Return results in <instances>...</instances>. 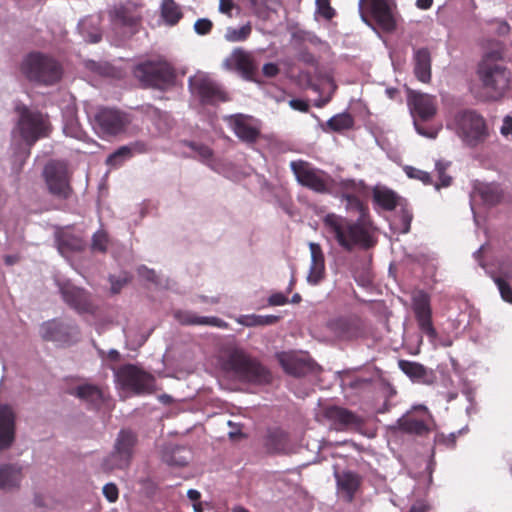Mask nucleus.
Instances as JSON below:
<instances>
[{
	"instance_id": "obj_1",
	"label": "nucleus",
	"mask_w": 512,
	"mask_h": 512,
	"mask_svg": "<svg viewBox=\"0 0 512 512\" xmlns=\"http://www.w3.org/2000/svg\"><path fill=\"white\" fill-rule=\"evenodd\" d=\"M341 202L348 213L357 212L358 218L350 220L335 213H328L323 218L326 232L347 252L355 248L367 250L374 247L377 243L375 227L367 218V210L361 200L353 194L344 193Z\"/></svg>"
},
{
	"instance_id": "obj_2",
	"label": "nucleus",
	"mask_w": 512,
	"mask_h": 512,
	"mask_svg": "<svg viewBox=\"0 0 512 512\" xmlns=\"http://www.w3.org/2000/svg\"><path fill=\"white\" fill-rule=\"evenodd\" d=\"M18 119L13 129L14 137H19L25 148H21L17 157L22 165L30 154L31 147L42 138L50 135L52 125L48 114L37 109H32L26 105L16 107Z\"/></svg>"
},
{
	"instance_id": "obj_3",
	"label": "nucleus",
	"mask_w": 512,
	"mask_h": 512,
	"mask_svg": "<svg viewBox=\"0 0 512 512\" xmlns=\"http://www.w3.org/2000/svg\"><path fill=\"white\" fill-rule=\"evenodd\" d=\"M477 76L482 88L478 97L483 101L499 100L510 88V70L491 55L478 64Z\"/></svg>"
},
{
	"instance_id": "obj_4",
	"label": "nucleus",
	"mask_w": 512,
	"mask_h": 512,
	"mask_svg": "<svg viewBox=\"0 0 512 512\" xmlns=\"http://www.w3.org/2000/svg\"><path fill=\"white\" fill-rule=\"evenodd\" d=\"M223 370L234 379L254 384H268L272 381L270 371L245 351L234 348L222 362Z\"/></svg>"
},
{
	"instance_id": "obj_5",
	"label": "nucleus",
	"mask_w": 512,
	"mask_h": 512,
	"mask_svg": "<svg viewBox=\"0 0 512 512\" xmlns=\"http://www.w3.org/2000/svg\"><path fill=\"white\" fill-rule=\"evenodd\" d=\"M21 70L28 80L45 86L56 84L63 74L60 63L41 52L28 54L22 61Z\"/></svg>"
},
{
	"instance_id": "obj_6",
	"label": "nucleus",
	"mask_w": 512,
	"mask_h": 512,
	"mask_svg": "<svg viewBox=\"0 0 512 512\" xmlns=\"http://www.w3.org/2000/svg\"><path fill=\"white\" fill-rule=\"evenodd\" d=\"M453 125L458 137L469 147H476L489 137L486 120L474 110L457 112Z\"/></svg>"
},
{
	"instance_id": "obj_7",
	"label": "nucleus",
	"mask_w": 512,
	"mask_h": 512,
	"mask_svg": "<svg viewBox=\"0 0 512 512\" xmlns=\"http://www.w3.org/2000/svg\"><path fill=\"white\" fill-rule=\"evenodd\" d=\"M137 444L138 436L134 431L121 429L115 438L111 452L102 461V469L106 472L128 469Z\"/></svg>"
},
{
	"instance_id": "obj_8",
	"label": "nucleus",
	"mask_w": 512,
	"mask_h": 512,
	"mask_svg": "<svg viewBox=\"0 0 512 512\" xmlns=\"http://www.w3.org/2000/svg\"><path fill=\"white\" fill-rule=\"evenodd\" d=\"M134 76L144 87L166 90L174 85L176 73L165 61H147L134 68Z\"/></svg>"
},
{
	"instance_id": "obj_9",
	"label": "nucleus",
	"mask_w": 512,
	"mask_h": 512,
	"mask_svg": "<svg viewBox=\"0 0 512 512\" xmlns=\"http://www.w3.org/2000/svg\"><path fill=\"white\" fill-rule=\"evenodd\" d=\"M90 115L93 129L102 137L121 134L131 123L130 114L117 108L97 107Z\"/></svg>"
},
{
	"instance_id": "obj_10",
	"label": "nucleus",
	"mask_w": 512,
	"mask_h": 512,
	"mask_svg": "<svg viewBox=\"0 0 512 512\" xmlns=\"http://www.w3.org/2000/svg\"><path fill=\"white\" fill-rule=\"evenodd\" d=\"M297 182L316 193L328 194L333 187V179L323 170L314 168L307 161L297 160L290 163Z\"/></svg>"
},
{
	"instance_id": "obj_11",
	"label": "nucleus",
	"mask_w": 512,
	"mask_h": 512,
	"mask_svg": "<svg viewBox=\"0 0 512 512\" xmlns=\"http://www.w3.org/2000/svg\"><path fill=\"white\" fill-rule=\"evenodd\" d=\"M43 176L53 196L61 200L69 198L72 188L66 162L57 160L48 162L44 167Z\"/></svg>"
},
{
	"instance_id": "obj_12",
	"label": "nucleus",
	"mask_w": 512,
	"mask_h": 512,
	"mask_svg": "<svg viewBox=\"0 0 512 512\" xmlns=\"http://www.w3.org/2000/svg\"><path fill=\"white\" fill-rule=\"evenodd\" d=\"M191 92L197 95L204 104L225 102L228 97L221 86L208 75L198 73L188 80Z\"/></svg>"
},
{
	"instance_id": "obj_13",
	"label": "nucleus",
	"mask_w": 512,
	"mask_h": 512,
	"mask_svg": "<svg viewBox=\"0 0 512 512\" xmlns=\"http://www.w3.org/2000/svg\"><path fill=\"white\" fill-rule=\"evenodd\" d=\"M393 0H359V10L361 18L368 23L367 17L363 11L364 6L370 13L376 23L385 31H393L396 22L392 14Z\"/></svg>"
},
{
	"instance_id": "obj_14",
	"label": "nucleus",
	"mask_w": 512,
	"mask_h": 512,
	"mask_svg": "<svg viewBox=\"0 0 512 512\" xmlns=\"http://www.w3.org/2000/svg\"><path fill=\"white\" fill-rule=\"evenodd\" d=\"M431 414L424 405L413 406L397 420L398 428L407 434L423 436L429 433Z\"/></svg>"
},
{
	"instance_id": "obj_15",
	"label": "nucleus",
	"mask_w": 512,
	"mask_h": 512,
	"mask_svg": "<svg viewBox=\"0 0 512 512\" xmlns=\"http://www.w3.org/2000/svg\"><path fill=\"white\" fill-rule=\"evenodd\" d=\"M58 291L63 301L78 313H90L93 304L90 294L83 288L75 286L70 281H56Z\"/></svg>"
},
{
	"instance_id": "obj_16",
	"label": "nucleus",
	"mask_w": 512,
	"mask_h": 512,
	"mask_svg": "<svg viewBox=\"0 0 512 512\" xmlns=\"http://www.w3.org/2000/svg\"><path fill=\"white\" fill-rule=\"evenodd\" d=\"M40 335L46 341L69 344L77 340L79 329L74 324L53 319L41 324Z\"/></svg>"
},
{
	"instance_id": "obj_17",
	"label": "nucleus",
	"mask_w": 512,
	"mask_h": 512,
	"mask_svg": "<svg viewBox=\"0 0 512 512\" xmlns=\"http://www.w3.org/2000/svg\"><path fill=\"white\" fill-rule=\"evenodd\" d=\"M122 385L137 394L151 390L153 377L135 365H125L117 373Z\"/></svg>"
},
{
	"instance_id": "obj_18",
	"label": "nucleus",
	"mask_w": 512,
	"mask_h": 512,
	"mask_svg": "<svg viewBox=\"0 0 512 512\" xmlns=\"http://www.w3.org/2000/svg\"><path fill=\"white\" fill-rule=\"evenodd\" d=\"M407 104L413 120L429 121L437 112L435 97L425 93L410 91Z\"/></svg>"
},
{
	"instance_id": "obj_19",
	"label": "nucleus",
	"mask_w": 512,
	"mask_h": 512,
	"mask_svg": "<svg viewBox=\"0 0 512 512\" xmlns=\"http://www.w3.org/2000/svg\"><path fill=\"white\" fill-rule=\"evenodd\" d=\"M223 65L228 70L237 71L246 80H252L257 71L252 54L242 48L234 49Z\"/></svg>"
},
{
	"instance_id": "obj_20",
	"label": "nucleus",
	"mask_w": 512,
	"mask_h": 512,
	"mask_svg": "<svg viewBox=\"0 0 512 512\" xmlns=\"http://www.w3.org/2000/svg\"><path fill=\"white\" fill-rule=\"evenodd\" d=\"M413 311L420 329L429 337L435 338L437 332L431 320L430 298L424 292H419L413 297Z\"/></svg>"
},
{
	"instance_id": "obj_21",
	"label": "nucleus",
	"mask_w": 512,
	"mask_h": 512,
	"mask_svg": "<svg viewBox=\"0 0 512 512\" xmlns=\"http://www.w3.org/2000/svg\"><path fill=\"white\" fill-rule=\"evenodd\" d=\"M224 119L241 141L254 143L258 139L260 130L251 124L252 117L244 114H235L226 116Z\"/></svg>"
},
{
	"instance_id": "obj_22",
	"label": "nucleus",
	"mask_w": 512,
	"mask_h": 512,
	"mask_svg": "<svg viewBox=\"0 0 512 512\" xmlns=\"http://www.w3.org/2000/svg\"><path fill=\"white\" fill-rule=\"evenodd\" d=\"M325 417L337 431L357 429L363 423L362 419L353 412L337 406L328 407L325 410Z\"/></svg>"
},
{
	"instance_id": "obj_23",
	"label": "nucleus",
	"mask_w": 512,
	"mask_h": 512,
	"mask_svg": "<svg viewBox=\"0 0 512 512\" xmlns=\"http://www.w3.org/2000/svg\"><path fill=\"white\" fill-rule=\"evenodd\" d=\"M333 475L338 491L344 496L346 501L352 502L355 493L361 485V476L350 470L339 471L337 465L333 466Z\"/></svg>"
},
{
	"instance_id": "obj_24",
	"label": "nucleus",
	"mask_w": 512,
	"mask_h": 512,
	"mask_svg": "<svg viewBox=\"0 0 512 512\" xmlns=\"http://www.w3.org/2000/svg\"><path fill=\"white\" fill-rule=\"evenodd\" d=\"M55 243L58 252L65 258H68L72 253L83 251L86 247L85 240L69 230L56 232Z\"/></svg>"
},
{
	"instance_id": "obj_25",
	"label": "nucleus",
	"mask_w": 512,
	"mask_h": 512,
	"mask_svg": "<svg viewBox=\"0 0 512 512\" xmlns=\"http://www.w3.org/2000/svg\"><path fill=\"white\" fill-rule=\"evenodd\" d=\"M110 16L115 25L134 27L141 20V7L136 3L127 2L111 11Z\"/></svg>"
},
{
	"instance_id": "obj_26",
	"label": "nucleus",
	"mask_w": 512,
	"mask_h": 512,
	"mask_svg": "<svg viewBox=\"0 0 512 512\" xmlns=\"http://www.w3.org/2000/svg\"><path fill=\"white\" fill-rule=\"evenodd\" d=\"M263 447L268 454H285L290 449L289 436L280 428H270L263 437Z\"/></svg>"
},
{
	"instance_id": "obj_27",
	"label": "nucleus",
	"mask_w": 512,
	"mask_h": 512,
	"mask_svg": "<svg viewBox=\"0 0 512 512\" xmlns=\"http://www.w3.org/2000/svg\"><path fill=\"white\" fill-rule=\"evenodd\" d=\"M311 263L307 275V282L311 285H318L325 278V257L320 244L309 243Z\"/></svg>"
},
{
	"instance_id": "obj_28",
	"label": "nucleus",
	"mask_w": 512,
	"mask_h": 512,
	"mask_svg": "<svg viewBox=\"0 0 512 512\" xmlns=\"http://www.w3.org/2000/svg\"><path fill=\"white\" fill-rule=\"evenodd\" d=\"M68 393L93 407H99L105 400L104 391L91 383L80 384L71 388Z\"/></svg>"
},
{
	"instance_id": "obj_29",
	"label": "nucleus",
	"mask_w": 512,
	"mask_h": 512,
	"mask_svg": "<svg viewBox=\"0 0 512 512\" xmlns=\"http://www.w3.org/2000/svg\"><path fill=\"white\" fill-rule=\"evenodd\" d=\"M15 436V417L7 406L0 407V450L9 448Z\"/></svg>"
},
{
	"instance_id": "obj_30",
	"label": "nucleus",
	"mask_w": 512,
	"mask_h": 512,
	"mask_svg": "<svg viewBox=\"0 0 512 512\" xmlns=\"http://www.w3.org/2000/svg\"><path fill=\"white\" fill-rule=\"evenodd\" d=\"M277 358L285 372L293 376H303L312 369L310 361L292 353L282 352L277 355Z\"/></svg>"
},
{
	"instance_id": "obj_31",
	"label": "nucleus",
	"mask_w": 512,
	"mask_h": 512,
	"mask_svg": "<svg viewBox=\"0 0 512 512\" xmlns=\"http://www.w3.org/2000/svg\"><path fill=\"white\" fill-rule=\"evenodd\" d=\"M431 63L432 57L428 48L422 47L415 49L413 52V70L416 78L428 83L431 80Z\"/></svg>"
},
{
	"instance_id": "obj_32",
	"label": "nucleus",
	"mask_w": 512,
	"mask_h": 512,
	"mask_svg": "<svg viewBox=\"0 0 512 512\" xmlns=\"http://www.w3.org/2000/svg\"><path fill=\"white\" fill-rule=\"evenodd\" d=\"M23 479L22 467L16 463L0 465V489L11 491L18 489Z\"/></svg>"
},
{
	"instance_id": "obj_33",
	"label": "nucleus",
	"mask_w": 512,
	"mask_h": 512,
	"mask_svg": "<svg viewBox=\"0 0 512 512\" xmlns=\"http://www.w3.org/2000/svg\"><path fill=\"white\" fill-rule=\"evenodd\" d=\"M329 329L340 339H352L361 332V325L356 318H339L329 322Z\"/></svg>"
},
{
	"instance_id": "obj_34",
	"label": "nucleus",
	"mask_w": 512,
	"mask_h": 512,
	"mask_svg": "<svg viewBox=\"0 0 512 512\" xmlns=\"http://www.w3.org/2000/svg\"><path fill=\"white\" fill-rule=\"evenodd\" d=\"M174 318L182 325L227 327V323L218 317L198 316L190 311L177 310L174 312Z\"/></svg>"
},
{
	"instance_id": "obj_35",
	"label": "nucleus",
	"mask_w": 512,
	"mask_h": 512,
	"mask_svg": "<svg viewBox=\"0 0 512 512\" xmlns=\"http://www.w3.org/2000/svg\"><path fill=\"white\" fill-rule=\"evenodd\" d=\"M161 459L169 466L182 467L188 464L190 451L184 446L165 445L161 449Z\"/></svg>"
},
{
	"instance_id": "obj_36",
	"label": "nucleus",
	"mask_w": 512,
	"mask_h": 512,
	"mask_svg": "<svg viewBox=\"0 0 512 512\" xmlns=\"http://www.w3.org/2000/svg\"><path fill=\"white\" fill-rule=\"evenodd\" d=\"M146 151V146L142 142H134L129 145L119 147L116 151L110 154L106 159V164L111 167H118L124 161L133 156L134 153H143Z\"/></svg>"
},
{
	"instance_id": "obj_37",
	"label": "nucleus",
	"mask_w": 512,
	"mask_h": 512,
	"mask_svg": "<svg viewBox=\"0 0 512 512\" xmlns=\"http://www.w3.org/2000/svg\"><path fill=\"white\" fill-rule=\"evenodd\" d=\"M398 365L401 371L411 380L417 382H425L428 370L422 364L408 360H400Z\"/></svg>"
},
{
	"instance_id": "obj_38",
	"label": "nucleus",
	"mask_w": 512,
	"mask_h": 512,
	"mask_svg": "<svg viewBox=\"0 0 512 512\" xmlns=\"http://www.w3.org/2000/svg\"><path fill=\"white\" fill-rule=\"evenodd\" d=\"M373 199L377 205L389 211L395 209L398 203L397 194L387 188H375L373 191Z\"/></svg>"
},
{
	"instance_id": "obj_39",
	"label": "nucleus",
	"mask_w": 512,
	"mask_h": 512,
	"mask_svg": "<svg viewBox=\"0 0 512 512\" xmlns=\"http://www.w3.org/2000/svg\"><path fill=\"white\" fill-rule=\"evenodd\" d=\"M160 11L163 20L170 26L177 24L183 16L179 5L174 0H162Z\"/></svg>"
},
{
	"instance_id": "obj_40",
	"label": "nucleus",
	"mask_w": 512,
	"mask_h": 512,
	"mask_svg": "<svg viewBox=\"0 0 512 512\" xmlns=\"http://www.w3.org/2000/svg\"><path fill=\"white\" fill-rule=\"evenodd\" d=\"M280 320V316L277 315H241L237 322L243 326H267L273 325Z\"/></svg>"
},
{
	"instance_id": "obj_41",
	"label": "nucleus",
	"mask_w": 512,
	"mask_h": 512,
	"mask_svg": "<svg viewBox=\"0 0 512 512\" xmlns=\"http://www.w3.org/2000/svg\"><path fill=\"white\" fill-rule=\"evenodd\" d=\"M354 120L349 113H340L331 117L327 121V126L330 130L341 132L353 127Z\"/></svg>"
},
{
	"instance_id": "obj_42",
	"label": "nucleus",
	"mask_w": 512,
	"mask_h": 512,
	"mask_svg": "<svg viewBox=\"0 0 512 512\" xmlns=\"http://www.w3.org/2000/svg\"><path fill=\"white\" fill-rule=\"evenodd\" d=\"M252 27L250 23L243 25L240 28L228 27L226 29L224 38L228 42H242L245 41L251 34Z\"/></svg>"
},
{
	"instance_id": "obj_43",
	"label": "nucleus",
	"mask_w": 512,
	"mask_h": 512,
	"mask_svg": "<svg viewBox=\"0 0 512 512\" xmlns=\"http://www.w3.org/2000/svg\"><path fill=\"white\" fill-rule=\"evenodd\" d=\"M479 194L482 200L488 205H495L501 199V193L497 186L488 184L479 188Z\"/></svg>"
},
{
	"instance_id": "obj_44",
	"label": "nucleus",
	"mask_w": 512,
	"mask_h": 512,
	"mask_svg": "<svg viewBox=\"0 0 512 512\" xmlns=\"http://www.w3.org/2000/svg\"><path fill=\"white\" fill-rule=\"evenodd\" d=\"M425 121L418 120L415 118L413 120V124L415 127V130L417 133L423 137L429 138V139H435L438 135V132L440 131L441 127H433V126H425L423 123Z\"/></svg>"
},
{
	"instance_id": "obj_45",
	"label": "nucleus",
	"mask_w": 512,
	"mask_h": 512,
	"mask_svg": "<svg viewBox=\"0 0 512 512\" xmlns=\"http://www.w3.org/2000/svg\"><path fill=\"white\" fill-rule=\"evenodd\" d=\"M492 279L500 292L501 298L508 303H512V288L510 284L500 276L493 275Z\"/></svg>"
},
{
	"instance_id": "obj_46",
	"label": "nucleus",
	"mask_w": 512,
	"mask_h": 512,
	"mask_svg": "<svg viewBox=\"0 0 512 512\" xmlns=\"http://www.w3.org/2000/svg\"><path fill=\"white\" fill-rule=\"evenodd\" d=\"M185 145L188 146L191 150H193L197 154V156L203 161H208L213 156L212 149L205 144L197 142H185Z\"/></svg>"
},
{
	"instance_id": "obj_47",
	"label": "nucleus",
	"mask_w": 512,
	"mask_h": 512,
	"mask_svg": "<svg viewBox=\"0 0 512 512\" xmlns=\"http://www.w3.org/2000/svg\"><path fill=\"white\" fill-rule=\"evenodd\" d=\"M108 236L105 231L99 230L92 236L91 249L97 252H105L107 250Z\"/></svg>"
},
{
	"instance_id": "obj_48",
	"label": "nucleus",
	"mask_w": 512,
	"mask_h": 512,
	"mask_svg": "<svg viewBox=\"0 0 512 512\" xmlns=\"http://www.w3.org/2000/svg\"><path fill=\"white\" fill-rule=\"evenodd\" d=\"M316 10L326 20H331L335 16V10L329 0H316Z\"/></svg>"
},
{
	"instance_id": "obj_49",
	"label": "nucleus",
	"mask_w": 512,
	"mask_h": 512,
	"mask_svg": "<svg viewBox=\"0 0 512 512\" xmlns=\"http://www.w3.org/2000/svg\"><path fill=\"white\" fill-rule=\"evenodd\" d=\"M250 3L256 13H261L263 9L276 10L279 5L278 0H250Z\"/></svg>"
},
{
	"instance_id": "obj_50",
	"label": "nucleus",
	"mask_w": 512,
	"mask_h": 512,
	"mask_svg": "<svg viewBox=\"0 0 512 512\" xmlns=\"http://www.w3.org/2000/svg\"><path fill=\"white\" fill-rule=\"evenodd\" d=\"M405 171H406V174L408 175V177H410V178L419 179L423 183H430V181H431L430 174L425 171L416 169L411 166H408Z\"/></svg>"
},
{
	"instance_id": "obj_51",
	"label": "nucleus",
	"mask_w": 512,
	"mask_h": 512,
	"mask_svg": "<svg viewBox=\"0 0 512 512\" xmlns=\"http://www.w3.org/2000/svg\"><path fill=\"white\" fill-rule=\"evenodd\" d=\"M102 492L110 503H113L118 499L119 491L114 483L105 484L103 486Z\"/></svg>"
},
{
	"instance_id": "obj_52",
	"label": "nucleus",
	"mask_w": 512,
	"mask_h": 512,
	"mask_svg": "<svg viewBox=\"0 0 512 512\" xmlns=\"http://www.w3.org/2000/svg\"><path fill=\"white\" fill-rule=\"evenodd\" d=\"M212 22L207 18L198 19L194 24V29L199 35H206L211 31Z\"/></svg>"
},
{
	"instance_id": "obj_53",
	"label": "nucleus",
	"mask_w": 512,
	"mask_h": 512,
	"mask_svg": "<svg viewBox=\"0 0 512 512\" xmlns=\"http://www.w3.org/2000/svg\"><path fill=\"white\" fill-rule=\"evenodd\" d=\"M228 426L230 430L228 431V436L230 439H238L242 438L245 435L242 433V424L234 421H228Z\"/></svg>"
},
{
	"instance_id": "obj_54",
	"label": "nucleus",
	"mask_w": 512,
	"mask_h": 512,
	"mask_svg": "<svg viewBox=\"0 0 512 512\" xmlns=\"http://www.w3.org/2000/svg\"><path fill=\"white\" fill-rule=\"evenodd\" d=\"M288 297L281 293V292H277V293H273L269 298H268V304L270 306H282V305H285L288 303Z\"/></svg>"
},
{
	"instance_id": "obj_55",
	"label": "nucleus",
	"mask_w": 512,
	"mask_h": 512,
	"mask_svg": "<svg viewBox=\"0 0 512 512\" xmlns=\"http://www.w3.org/2000/svg\"><path fill=\"white\" fill-rule=\"evenodd\" d=\"M138 275L143 279L155 283L157 276L154 270L147 268L146 266H140L137 269Z\"/></svg>"
},
{
	"instance_id": "obj_56",
	"label": "nucleus",
	"mask_w": 512,
	"mask_h": 512,
	"mask_svg": "<svg viewBox=\"0 0 512 512\" xmlns=\"http://www.w3.org/2000/svg\"><path fill=\"white\" fill-rule=\"evenodd\" d=\"M236 8L234 0H219V11L222 14L232 17V10Z\"/></svg>"
},
{
	"instance_id": "obj_57",
	"label": "nucleus",
	"mask_w": 512,
	"mask_h": 512,
	"mask_svg": "<svg viewBox=\"0 0 512 512\" xmlns=\"http://www.w3.org/2000/svg\"><path fill=\"white\" fill-rule=\"evenodd\" d=\"M500 133L504 137H511L512 138V117L511 116H505L503 119L502 126L500 128Z\"/></svg>"
},
{
	"instance_id": "obj_58",
	"label": "nucleus",
	"mask_w": 512,
	"mask_h": 512,
	"mask_svg": "<svg viewBox=\"0 0 512 512\" xmlns=\"http://www.w3.org/2000/svg\"><path fill=\"white\" fill-rule=\"evenodd\" d=\"M289 106L292 109L300 111V112H308V110H309L308 102L301 100V99H291L289 101Z\"/></svg>"
},
{
	"instance_id": "obj_59",
	"label": "nucleus",
	"mask_w": 512,
	"mask_h": 512,
	"mask_svg": "<svg viewBox=\"0 0 512 512\" xmlns=\"http://www.w3.org/2000/svg\"><path fill=\"white\" fill-rule=\"evenodd\" d=\"M263 74L266 77H275L279 73V68L275 63H266L262 68Z\"/></svg>"
},
{
	"instance_id": "obj_60",
	"label": "nucleus",
	"mask_w": 512,
	"mask_h": 512,
	"mask_svg": "<svg viewBox=\"0 0 512 512\" xmlns=\"http://www.w3.org/2000/svg\"><path fill=\"white\" fill-rule=\"evenodd\" d=\"M412 221V214L408 211H403L401 214V222L403 224V233H407L410 230V225Z\"/></svg>"
},
{
	"instance_id": "obj_61",
	"label": "nucleus",
	"mask_w": 512,
	"mask_h": 512,
	"mask_svg": "<svg viewBox=\"0 0 512 512\" xmlns=\"http://www.w3.org/2000/svg\"><path fill=\"white\" fill-rule=\"evenodd\" d=\"M428 506L424 502H416L413 504L408 512H427Z\"/></svg>"
},
{
	"instance_id": "obj_62",
	"label": "nucleus",
	"mask_w": 512,
	"mask_h": 512,
	"mask_svg": "<svg viewBox=\"0 0 512 512\" xmlns=\"http://www.w3.org/2000/svg\"><path fill=\"white\" fill-rule=\"evenodd\" d=\"M433 4V0H416V6L420 9H429Z\"/></svg>"
},
{
	"instance_id": "obj_63",
	"label": "nucleus",
	"mask_w": 512,
	"mask_h": 512,
	"mask_svg": "<svg viewBox=\"0 0 512 512\" xmlns=\"http://www.w3.org/2000/svg\"><path fill=\"white\" fill-rule=\"evenodd\" d=\"M187 496L190 500L197 502L200 499L201 494L198 490L189 489L187 492Z\"/></svg>"
},
{
	"instance_id": "obj_64",
	"label": "nucleus",
	"mask_w": 512,
	"mask_h": 512,
	"mask_svg": "<svg viewBox=\"0 0 512 512\" xmlns=\"http://www.w3.org/2000/svg\"><path fill=\"white\" fill-rule=\"evenodd\" d=\"M439 177V180L441 182V186L443 187H447L451 184V177L446 175L445 172H443L442 174L438 175Z\"/></svg>"
}]
</instances>
